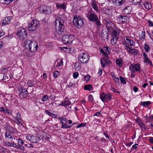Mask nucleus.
I'll return each mask as SVG.
<instances>
[{"mask_svg":"<svg viewBox=\"0 0 153 153\" xmlns=\"http://www.w3.org/2000/svg\"><path fill=\"white\" fill-rule=\"evenodd\" d=\"M65 19L63 16L60 15L57 17L54 22L56 32L59 35L62 34L64 31Z\"/></svg>","mask_w":153,"mask_h":153,"instance_id":"f257e3e1","label":"nucleus"},{"mask_svg":"<svg viewBox=\"0 0 153 153\" xmlns=\"http://www.w3.org/2000/svg\"><path fill=\"white\" fill-rule=\"evenodd\" d=\"M88 13L87 16L89 20L90 21L95 22L97 26H100L101 25V23L100 22L99 20L97 14L93 12H90Z\"/></svg>","mask_w":153,"mask_h":153,"instance_id":"f03ea898","label":"nucleus"},{"mask_svg":"<svg viewBox=\"0 0 153 153\" xmlns=\"http://www.w3.org/2000/svg\"><path fill=\"white\" fill-rule=\"evenodd\" d=\"M79 61L81 63H87L90 59V56L86 52H82L79 54L78 56Z\"/></svg>","mask_w":153,"mask_h":153,"instance_id":"7ed1b4c3","label":"nucleus"},{"mask_svg":"<svg viewBox=\"0 0 153 153\" xmlns=\"http://www.w3.org/2000/svg\"><path fill=\"white\" fill-rule=\"evenodd\" d=\"M73 22L75 27L78 29L80 28L84 24L82 19L77 16L74 17Z\"/></svg>","mask_w":153,"mask_h":153,"instance_id":"20e7f679","label":"nucleus"},{"mask_svg":"<svg viewBox=\"0 0 153 153\" xmlns=\"http://www.w3.org/2000/svg\"><path fill=\"white\" fill-rule=\"evenodd\" d=\"M39 26V21L36 20H33L28 25V30L30 32L35 31Z\"/></svg>","mask_w":153,"mask_h":153,"instance_id":"39448f33","label":"nucleus"},{"mask_svg":"<svg viewBox=\"0 0 153 153\" xmlns=\"http://www.w3.org/2000/svg\"><path fill=\"white\" fill-rule=\"evenodd\" d=\"M105 22L106 27L108 32H111L114 28H115L114 24L112 22V20L108 19H105Z\"/></svg>","mask_w":153,"mask_h":153,"instance_id":"423d86ee","label":"nucleus"},{"mask_svg":"<svg viewBox=\"0 0 153 153\" xmlns=\"http://www.w3.org/2000/svg\"><path fill=\"white\" fill-rule=\"evenodd\" d=\"M73 36L71 35H64L62 36V42L65 44L71 45L73 40Z\"/></svg>","mask_w":153,"mask_h":153,"instance_id":"0eeeda50","label":"nucleus"},{"mask_svg":"<svg viewBox=\"0 0 153 153\" xmlns=\"http://www.w3.org/2000/svg\"><path fill=\"white\" fill-rule=\"evenodd\" d=\"M17 93L20 97L21 98H26L28 95V91L27 89L22 87L20 89H18Z\"/></svg>","mask_w":153,"mask_h":153,"instance_id":"6e6552de","label":"nucleus"},{"mask_svg":"<svg viewBox=\"0 0 153 153\" xmlns=\"http://www.w3.org/2000/svg\"><path fill=\"white\" fill-rule=\"evenodd\" d=\"M126 48V46H134L135 45V42L133 39L128 36H126L124 38V42L123 43Z\"/></svg>","mask_w":153,"mask_h":153,"instance_id":"1a4fd4ad","label":"nucleus"},{"mask_svg":"<svg viewBox=\"0 0 153 153\" xmlns=\"http://www.w3.org/2000/svg\"><path fill=\"white\" fill-rule=\"evenodd\" d=\"M100 98L103 102H106L108 100L111 101V94L110 93L103 92L100 95Z\"/></svg>","mask_w":153,"mask_h":153,"instance_id":"9d476101","label":"nucleus"},{"mask_svg":"<svg viewBox=\"0 0 153 153\" xmlns=\"http://www.w3.org/2000/svg\"><path fill=\"white\" fill-rule=\"evenodd\" d=\"M26 138L32 143H36L40 139V136L38 134L36 136L29 134L26 137Z\"/></svg>","mask_w":153,"mask_h":153,"instance_id":"9b49d317","label":"nucleus"},{"mask_svg":"<svg viewBox=\"0 0 153 153\" xmlns=\"http://www.w3.org/2000/svg\"><path fill=\"white\" fill-rule=\"evenodd\" d=\"M130 68L132 72L135 73L137 71H140L141 68L139 63L132 64L131 63Z\"/></svg>","mask_w":153,"mask_h":153,"instance_id":"f8f14e48","label":"nucleus"},{"mask_svg":"<svg viewBox=\"0 0 153 153\" xmlns=\"http://www.w3.org/2000/svg\"><path fill=\"white\" fill-rule=\"evenodd\" d=\"M17 35L19 38L24 40V39L27 37L26 31L24 28H21L17 32Z\"/></svg>","mask_w":153,"mask_h":153,"instance_id":"ddd939ff","label":"nucleus"},{"mask_svg":"<svg viewBox=\"0 0 153 153\" xmlns=\"http://www.w3.org/2000/svg\"><path fill=\"white\" fill-rule=\"evenodd\" d=\"M99 50L100 52L106 57L108 56L109 53L111 52V49L107 46L104 47L103 49L101 48Z\"/></svg>","mask_w":153,"mask_h":153,"instance_id":"4468645a","label":"nucleus"},{"mask_svg":"<svg viewBox=\"0 0 153 153\" xmlns=\"http://www.w3.org/2000/svg\"><path fill=\"white\" fill-rule=\"evenodd\" d=\"M38 48V46L36 42L34 41H32V42L30 46V48L28 50L31 52H34L37 51Z\"/></svg>","mask_w":153,"mask_h":153,"instance_id":"2eb2a0df","label":"nucleus"},{"mask_svg":"<svg viewBox=\"0 0 153 153\" xmlns=\"http://www.w3.org/2000/svg\"><path fill=\"white\" fill-rule=\"evenodd\" d=\"M101 64L102 67H105L106 66L110 65L111 64L110 61L108 59L102 58L100 59Z\"/></svg>","mask_w":153,"mask_h":153,"instance_id":"dca6fc26","label":"nucleus"},{"mask_svg":"<svg viewBox=\"0 0 153 153\" xmlns=\"http://www.w3.org/2000/svg\"><path fill=\"white\" fill-rule=\"evenodd\" d=\"M125 49L127 51L134 55H136L138 54V52L137 50L135 49H134L130 47L129 46H126Z\"/></svg>","mask_w":153,"mask_h":153,"instance_id":"f3484780","label":"nucleus"},{"mask_svg":"<svg viewBox=\"0 0 153 153\" xmlns=\"http://www.w3.org/2000/svg\"><path fill=\"white\" fill-rule=\"evenodd\" d=\"M143 5H144L145 8L147 10H149L152 7L151 3L145 0H143V2H141L140 7H143Z\"/></svg>","mask_w":153,"mask_h":153,"instance_id":"a211bd4d","label":"nucleus"},{"mask_svg":"<svg viewBox=\"0 0 153 153\" xmlns=\"http://www.w3.org/2000/svg\"><path fill=\"white\" fill-rule=\"evenodd\" d=\"M6 139L7 140L12 141L15 138L13 136V134L9 131H6L5 134Z\"/></svg>","mask_w":153,"mask_h":153,"instance_id":"6ab92c4d","label":"nucleus"},{"mask_svg":"<svg viewBox=\"0 0 153 153\" xmlns=\"http://www.w3.org/2000/svg\"><path fill=\"white\" fill-rule=\"evenodd\" d=\"M143 59H144V62L145 63H147L148 64L152 66V63L150 60L148 58V56L146 53H143Z\"/></svg>","mask_w":153,"mask_h":153,"instance_id":"aec40b11","label":"nucleus"},{"mask_svg":"<svg viewBox=\"0 0 153 153\" xmlns=\"http://www.w3.org/2000/svg\"><path fill=\"white\" fill-rule=\"evenodd\" d=\"M22 120L20 114L19 113H17L16 114L15 122L18 124L22 125Z\"/></svg>","mask_w":153,"mask_h":153,"instance_id":"412c9836","label":"nucleus"},{"mask_svg":"<svg viewBox=\"0 0 153 153\" xmlns=\"http://www.w3.org/2000/svg\"><path fill=\"white\" fill-rule=\"evenodd\" d=\"M119 21L120 22H126L129 19V18L127 16H122L120 15L118 16Z\"/></svg>","mask_w":153,"mask_h":153,"instance_id":"4be33fe9","label":"nucleus"},{"mask_svg":"<svg viewBox=\"0 0 153 153\" xmlns=\"http://www.w3.org/2000/svg\"><path fill=\"white\" fill-rule=\"evenodd\" d=\"M120 31V30L117 27H115L112 30V35L114 37H117V35L119 34V32Z\"/></svg>","mask_w":153,"mask_h":153,"instance_id":"5701e85b","label":"nucleus"},{"mask_svg":"<svg viewBox=\"0 0 153 153\" xmlns=\"http://www.w3.org/2000/svg\"><path fill=\"white\" fill-rule=\"evenodd\" d=\"M136 120L138 123L139 126L141 128L146 129L145 124H144L140 119L137 118Z\"/></svg>","mask_w":153,"mask_h":153,"instance_id":"b1692460","label":"nucleus"},{"mask_svg":"<svg viewBox=\"0 0 153 153\" xmlns=\"http://www.w3.org/2000/svg\"><path fill=\"white\" fill-rule=\"evenodd\" d=\"M11 17H6L4 18L3 20L1 21V22L3 25H4L6 24H9L10 22V18Z\"/></svg>","mask_w":153,"mask_h":153,"instance_id":"393cba45","label":"nucleus"},{"mask_svg":"<svg viewBox=\"0 0 153 153\" xmlns=\"http://www.w3.org/2000/svg\"><path fill=\"white\" fill-rule=\"evenodd\" d=\"M131 6H128L124 9L123 12L125 14H128L131 13Z\"/></svg>","mask_w":153,"mask_h":153,"instance_id":"a878e982","label":"nucleus"},{"mask_svg":"<svg viewBox=\"0 0 153 153\" xmlns=\"http://www.w3.org/2000/svg\"><path fill=\"white\" fill-rule=\"evenodd\" d=\"M32 41L29 40H26L24 42V45L25 48L27 50L30 48V46Z\"/></svg>","mask_w":153,"mask_h":153,"instance_id":"bb28decb","label":"nucleus"},{"mask_svg":"<svg viewBox=\"0 0 153 153\" xmlns=\"http://www.w3.org/2000/svg\"><path fill=\"white\" fill-rule=\"evenodd\" d=\"M116 64L120 67H122L123 65V61L121 58L117 59L115 61Z\"/></svg>","mask_w":153,"mask_h":153,"instance_id":"cd10ccee","label":"nucleus"},{"mask_svg":"<svg viewBox=\"0 0 153 153\" xmlns=\"http://www.w3.org/2000/svg\"><path fill=\"white\" fill-rule=\"evenodd\" d=\"M117 40L118 38L117 37H113L111 40V44L112 45H115L116 44Z\"/></svg>","mask_w":153,"mask_h":153,"instance_id":"c85d7f7f","label":"nucleus"},{"mask_svg":"<svg viewBox=\"0 0 153 153\" xmlns=\"http://www.w3.org/2000/svg\"><path fill=\"white\" fill-rule=\"evenodd\" d=\"M151 102L149 101H145V102H140V105L143 107H146L148 105L150 104Z\"/></svg>","mask_w":153,"mask_h":153,"instance_id":"c756f323","label":"nucleus"},{"mask_svg":"<svg viewBox=\"0 0 153 153\" xmlns=\"http://www.w3.org/2000/svg\"><path fill=\"white\" fill-rule=\"evenodd\" d=\"M116 3H115L114 5L120 6L123 4L125 2V0H116Z\"/></svg>","mask_w":153,"mask_h":153,"instance_id":"7c9ffc66","label":"nucleus"},{"mask_svg":"<svg viewBox=\"0 0 153 153\" xmlns=\"http://www.w3.org/2000/svg\"><path fill=\"white\" fill-rule=\"evenodd\" d=\"M56 7L58 8L63 9L64 10L66 8V5L65 3L57 4Z\"/></svg>","mask_w":153,"mask_h":153,"instance_id":"2f4dec72","label":"nucleus"},{"mask_svg":"<svg viewBox=\"0 0 153 153\" xmlns=\"http://www.w3.org/2000/svg\"><path fill=\"white\" fill-rule=\"evenodd\" d=\"M84 88L85 90L91 91L93 90L92 86L90 84L85 85Z\"/></svg>","mask_w":153,"mask_h":153,"instance_id":"473e14b6","label":"nucleus"},{"mask_svg":"<svg viewBox=\"0 0 153 153\" xmlns=\"http://www.w3.org/2000/svg\"><path fill=\"white\" fill-rule=\"evenodd\" d=\"M143 2L142 0H133L132 1V4L134 5H137V4H139V5H141V2Z\"/></svg>","mask_w":153,"mask_h":153,"instance_id":"72a5a7b5","label":"nucleus"},{"mask_svg":"<svg viewBox=\"0 0 153 153\" xmlns=\"http://www.w3.org/2000/svg\"><path fill=\"white\" fill-rule=\"evenodd\" d=\"M75 69L76 71H79L81 68V65L78 62H76L75 65Z\"/></svg>","mask_w":153,"mask_h":153,"instance_id":"f704fd0d","label":"nucleus"},{"mask_svg":"<svg viewBox=\"0 0 153 153\" xmlns=\"http://www.w3.org/2000/svg\"><path fill=\"white\" fill-rule=\"evenodd\" d=\"M144 49L146 52H148L150 49V46L147 44H144Z\"/></svg>","mask_w":153,"mask_h":153,"instance_id":"c9c22d12","label":"nucleus"},{"mask_svg":"<svg viewBox=\"0 0 153 153\" xmlns=\"http://www.w3.org/2000/svg\"><path fill=\"white\" fill-rule=\"evenodd\" d=\"M48 99L49 97L47 95H45L42 97V101L44 102H45L48 100Z\"/></svg>","mask_w":153,"mask_h":153,"instance_id":"e433bc0d","label":"nucleus"},{"mask_svg":"<svg viewBox=\"0 0 153 153\" xmlns=\"http://www.w3.org/2000/svg\"><path fill=\"white\" fill-rule=\"evenodd\" d=\"M17 142H18L17 145L18 146L22 145L23 143L24 142L23 140L21 139H17L16 140Z\"/></svg>","mask_w":153,"mask_h":153,"instance_id":"4c0bfd02","label":"nucleus"},{"mask_svg":"<svg viewBox=\"0 0 153 153\" xmlns=\"http://www.w3.org/2000/svg\"><path fill=\"white\" fill-rule=\"evenodd\" d=\"M46 7L45 6L41 7L39 8V10L41 13H44L45 14Z\"/></svg>","mask_w":153,"mask_h":153,"instance_id":"58836bf2","label":"nucleus"},{"mask_svg":"<svg viewBox=\"0 0 153 153\" xmlns=\"http://www.w3.org/2000/svg\"><path fill=\"white\" fill-rule=\"evenodd\" d=\"M52 11L51 10L50 7H46L45 14H50Z\"/></svg>","mask_w":153,"mask_h":153,"instance_id":"ea45409f","label":"nucleus"},{"mask_svg":"<svg viewBox=\"0 0 153 153\" xmlns=\"http://www.w3.org/2000/svg\"><path fill=\"white\" fill-rule=\"evenodd\" d=\"M59 75V72L57 71H54L53 74V76L55 78H57Z\"/></svg>","mask_w":153,"mask_h":153,"instance_id":"a19ab883","label":"nucleus"},{"mask_svg":"<svg viewBox=\"0 0 153 153\" xmlns=\"http://www.w3.org/2000/svg\"><path fill=\"white\" fill-rule=\"evenodd\" d=\"M45 114L51 117H53L54 114H53L51 113L50 111H49L48 110H46L45 111Z\"/></svg>","mask_w":153,"mask_h":153,"instance_id":"79ce46f5","label":"nucleus"},{"mask_svg":"<svg viewBox=\"0 0 153 153\" xmlns=\"http://www.w3.org/2000/svg\"><path fill=\"white\" fill-rule=\"evenodd\" d=\"M92 6L93 9L95 10H98L97 6V5L94 2L92 1L91 4Z\"/></svg>","mask_w":153,"mask_h":153,"instance_id":"37998d69","label":"nucleus"},{"mask_svg":"<svg viewBox=\"0 0 153 153\" xmlns=\"http://www.w3.org/2000/svg\"><path fill=\"white\" fill-rule=\"evenodd\" d=\"M120 79L121 82L123 83V84H125L126 83V82L124 78L122 76H120Z\"/></svg>","mask_w":153,"mask_h":153,"instance_id":"c03bdc74","label":"nucleus"},{"mask_svg":"<svg viewBox=\"0 0 153 153\" xmlns=\"http://www.w3.org/2000/svg\"><path fill=\"white\" fill-rule=\"evenodd\" d=\"M4 112L9 115L12 114V111L11 110H9L6 108H5Z\"/></svg>","mask_w":153,"mask_h":153,"instance_id":"a18cd8bd","label":"nucleus"},{"mask_svg":"<svg viewBox=\"0 0 153 153\" xmlns=\"http://www.w3.org/2000/svg\"><path fill=\"white\" fill-rule=\"evenodd\" d=\"M141 36L140 39H144L145 38V31H142L141 33Z\"/></svg>","mask_w":153,"mask_h":153,"instance_id":"49530a36","label":"nucleus"},{"mask_svg":"<svg viewBox=\"0 0 153 153\" xmlns=\"http://www.w3.org/2000/svg\"><path fill=\"white\" fill-rule=\"evenodd\" d=\"M14 142L12 143H10L9 146L13 147L15 148L17 147V144L14 143Z\"/></svg>","mask_w":153,"mask_h":153,"instance_id":"de8ad7c7","label":"nucleus"},{"mask_svg":"<svg viewBox=\"0 0 153 153\" xmlns=\"http://www.w3.org/2000/svg\"><path fill=\"white\" fill-rule=\"evenodd\" d=\"M78 76L79 74L77 72H75L73 74V77L75 79L76 78L78 77Z\"/></svg>","mask_w":153,"mask_h":153,"instance_id":"09e8293b","label":"nucleus"},{"mask_svg":"<svg viewBox=\"0 0 153 153\" xmlns=\"http://www.w3.org/2000/svg\"><path fill=\"white\" fill-rule=\"evenodd\" d=\"M64 102H65V103L66 106L67 105H70L71 104V102L69 100H65L64 101Z\"/></svg>","mask_w":153,"mask_h":153,"instance_id":"8fccbe9b","label":"nucleus"},{"mask_svg":"<svg viewBox=\"0 0 153 153\" xmlns=\"http://www.w3.org/2000/svg\"><path fill=\"white\" fill-rule=\"evenodd\" d=\"M85 123H81L80 124L78 125L76 127V128H79L83 127L85 126Z\"/></svg>","mask_w":153,"mask_h":153,"instance_id":"3c124183","label":"nucleus"},{"mask_svg":"<svg viewBox=\"0 0 153 153\" xmlns=\"http://www.w3.org/2000/svg\"><path fill=\"white\" fill-rule=\"evenodd\" d=\"M17 147H16V148H18L19 149L21 150H24L25 149L24 147L22 146V145L20 146H18L17 145Z\"/></svg>","mask_w":153,"mask_h":153,"instance_id":"603ef678","label":"nucleus"},{"mask_svg":"<svg viewBox=\"0 0 153 153\" xmlns=\"http://www.w3.org/2000/svg\"><path fill=\"white\" fill-rule=\"evenodd\" d=\"M71 127V126H70L68 125H66V124L65 125L62 126L61 127L62 128H70Z\"/></svg>","mask_w":153,"mask_h":153,"instance_id":"864d4df0","label":"nucleus"},{"mask_svg":"<svg viewBox=\"0 0 153 153\" xmlns=\"http://www.w3.org/2000/svg\"><path fill=\"white\" fill-rule=\"evenodd\" d=\"M27 84L29 86H32L33 85V82L31 81H28L27 82Z\"/></svg>","mask_w":153,"mask_h":153,"instance_id":"5fc2aeb1","label":"nucleus"},{"mask_svg":"<svg viewBox=\"0 0 153 153\" xmlns=\"http://www.w3.org/2000/svg\"><path fill=\"white\" fill-rule=\"evenodd\" d=\"M89 100L90 101H93L94 100L92 95L91 94H89L88 97Z\"/></svg>","mask_w":153,"mask_h":153,"instance_id":"6e6d98bb","label":"nucleus"},{"mask_svg":"<svg viewBox=\"0 0 153 153\" xmlns=\"http://www.w3.org/2000/svg\"><path fill=\"white\" fill-rule=\"evenodd\" d=\"M5 3L6 4H9L13 0H4Z\"/></svg>","mask_w":153,"mask_h":153,"instance_id":"4d7b16f0","label":"nucleus"},{"mask_svg":"<svg viewBox=\"0 0 153 153\" xmlns=\"http://www.w3.org/2000/svg\"><path fill=\"white\" fill-rule=\"evenodd\" d=\"M4 74L2 73H0V80H3Z\"/></svg>","mask_w":153,"mask_h":153,"instance_id":"13d9d810","label":"nucleus"},{"mask_svg":"<svg viewBox=\"0 0 153 153\" xmlns=\"http://www.w3.org/2000/svg\"><path fill=\"white\" fill-rule=\"evenodd\" d=\"M59 119L60 120V121H63L64 122H67V119L66 118H63L62 117H59Z\"/></svg>","mask_w":153,"mask_h":153,"instance_id":"bf43d9fd","label":"nucleus"},{"mask_svg":"<svg viewBox=\"0 0 153 153\" xmlns=\"http://www.w3.org/2000/svg\"><path fill=\"white\" fill-rule=\"evenodd\" d=\"M49 98L51 100H54L55 99V97L54 95H51L49 97Z\"/></svg>","mask_w":153,"mask_h":153,"instance_id":"052dcab7","label":"nucleus"},{"mask_svg":"<svg viewBox=\"0 0 153 153\" xmlns=\"http://www.w3.org/2000/svg\"><path fill=\"white\" fill-rule=\"evenodd\" d=\"M114 81L117 84H119V79L117 77L116 78H115V79H114Z\"/></svg>","mask_w":153,"mask_h":153,"instance_id":"680f3d73","label":"nucleus"},{"mask_svg":"<svg viewBox=\"0 0 153 153\" xmlns=\"http://www.w3.org/2000/svg\"><path fill=\"white\" fill-rule=\"evenodd\" d=\"M7 75V74H4V76L3 80H8V76Z\"/></svg>","mask_w":153,"mask_h":153,"instance_id":"e2e57ef3","label":"nucleus"},{"mask_svg":"<svg viewBox=\"0 0 153 153\" xmlns=\"http://www.w3.org/2000/svg\"><path fill=\"white\" fill-rule=\"evenodd\" d=\"M86 81H88L90 78V75H87L84 77Z\"/></svg>","mask_w":153,"mask_h":153,"instance_id":"0e129e2a","label":"nucleus"},{"mask_svg":"<svg viewBox=\"0 0 153 153\" xmlns=\"http://www.w3.org/2000/svg\"><path fill=\"white\" fill-rule=\"evenodd\" d=\"M149 23V26L150 27H152L153 26V22H152L151 21H149L148 22Z\"/></svg>","mask_w":153,"mask_h":153,"instance_id":"69168bd1","label":"nucleus"},{"mask_svg":"<svg viewBox=\"0 0 153 153\" xmlns=\"http://www.w3.org/2000/svg\"><path fill=\"white\" fill-rule=\"evenodd\" d=\"M138 145V144H137V143L135 144L134 145L132 146L131 149H137V146Z\"/></svg>","mask_w":153,"mask_h":153,"instance_id":"338daca9","label":"nucleus"},{"mask_svg":"<svg viewBox=\"0 0 153 153\" xmlns=\"http://www.w3.org/2000/svg\"><path fill=\"white\" fill-rule=\"evenodd\" d=\"M149 141L151 143H153V137H150L149 139Z\"/></svg>","mask_w":153,"mask_h":153,"instance_id":"774afa93","label":"nucleus"}]
</instances>
